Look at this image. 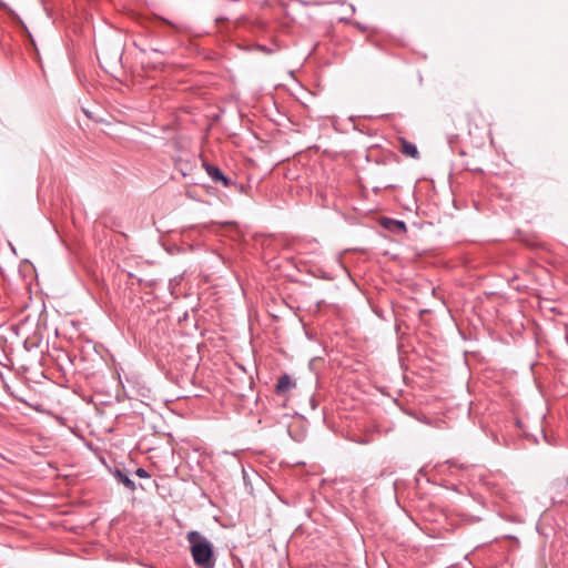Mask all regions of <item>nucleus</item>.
Listing matches in <instances>:
<instances>
[{
    "mask_svg": "<svg viewBox=\"0 0 568 568\" xmlns=\"http://www.w3.org/2000/svg\"><path fill=\"white\" fill-rule=\"evenodd\" d=\"M186 539L194 564L199 568H214L215 557L212 544L196 530L189 531Z\"/></svg>",
    "mask_w": 568,
    "mask_h": 568,
    "instance_id": "f257e3e1",
    "label": "nucleus"
},
{
    "mask_svg": "<svg viewBox=\"0 0 568 568\" xmlns=\"http://www.w3.org/2000/svg\"><path fill=\"white\" fill-rule=\"evenodd\" d=\"M204 168L207 175L212 179L213 182H221L224 186H229L231 184V180L224 175L220 168L212 164H204Z\"/></svg>",
    "mask_w": 568,
    "mask_h": 568,
    "instance_id": "f03ea898",
    "label": "nucleus"
},
{
    "mask_svg": "<svg viewBox=\"0 0 568 568\" xmlns=\"http://www.w3.org/2000/svg\"><path fill=\"white\" fill-rule=\"evenodd\" d=\"M296 386V383L291 378L290 375L283 374L277 379V383L275 385V392L277 395H284L290 389L294 388Z\"/></svg>",
    "mask_w": 568,
    "mask_h": 568,
    "instance_id": "7ed1b4c3",
    "label": "nucleus"
},
{
    "mask_svg": "<svg viewBox=\"0 0 568 568\" xmlns=\"http://www.w3.org/2000/svg\"><path fill=\"white\" fill-rule=\"evenodd\" d=\"M382 226L393 233H405L406 224L403 221L384 217L381 222Z\"/></svg>",
    "mask_w": 568,
    "mask_h": 568,
    "instance_id": "20e7f679",
    "label": "nucleus"
},
{
    "mask_svg": "<svg viewBox=\"0 0 568 568\" xmlns=\"http://www.w3.org/2000/svg\"><path fill=\"white\" fill-rule=\"evenodd\" d=\"M115 479L121 483L125 488H128L130 491L135 490V484L132 479L129 478V476L122 471L121 469H115L113 473Z\"/></svg>",
    "mask_w": 568,
    "mask_h": 568,
    "instance_id": "39448f33",
    "label": "nucleus"
},
{
    "mask_svg": "<svg viewBox=\"0 0 568 568\" xmlns=\"http://www.w3.org/2000/svg\"><path fill=\"white\" fill-rule=\"evenodd\" d=\"M402 153L413 159L418 158L419 154L416 145L406 140L402 141Z\"/></svg>",
    "mask_w": 568,
    "mask_h": 568,
    "instance_id": "423d86ee",
    "label": "nucleus"
},
{
    "mask_svg": "<svg viewBox=\"0 0 568 568\" xmlns=\"http://www.w3.org/2000/svg\"><path fill=\"white\" fill-rule=\"evenodd\" d=\"M162 21L172 27L176 32H183L185 30V27L182 23L172 22L166 19H162Z\"/></svg>",
    "mask_w": 568,
    "mask_h": 568,
    "instance_id": "0eeeda50",
    "label": "nucleus"
},
{
    "mask_svg": "<svg viewBox=\"0 0 568 568\" xmlns=\"http://www.w3.org/2000/svg\"><path fill=\"white\" fill-rule=\"evenodd\" d=\"M135 475L140 478H149L150 474L144 468H138Z\"/></svg>",
    "mask_w": 568,
    "mask_h": 568,
    "instance_id": "6e6552de",
    "label": "nucleus"
},
{
    "mask_svg": "<svg viewBox=\"0 0 568 568\" xmlns=\"http://www.w3.org/2000/svg\"><path fill=\"white\" fill-rule=\"evenodd\" d=\"M7 8H8L7 4L0 0V9H7Z\"/></svg>",
    "mask_w": 568,
    "mask_h": 568,
    "instance_id": "1a4fd4ad",
    "label": "nucleus"
}]
</instances>
